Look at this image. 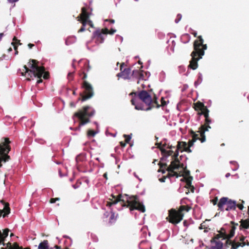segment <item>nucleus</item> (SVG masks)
<instances>
[{
	"mask_svg": "<svg viewBox=\"0 0 249 249\" xmlns=\"http://www.w3.org/2000/svg\"><path fill=\"white\" fill-rule=\"evenodd\" d=\"M217 201H218V198L217 197H215L214 199H212V202L213 203V204L215 205L216 204H217Z\"/></svg>",
	"mask_w": 249,
	"mask_h": 249,
	"instance_id": "44",
	"label": "nucleus"
},
{
	"mask_svg": "<svg viewBox=\"0 0 249 249\" xmlns=\"http://www.w3.org/2000/svg\"><path fill=\"white\" fill-rule=\"evenodd\" d=\"M180 164L174 163V164L173 163V164H172V162H171L170 165L167 167L166 170L167 171L173 172V171H175V170L178 169L180 168Z\"/></svg>",
	"mask_w": 249,
	"mask_h": 249,
	"instance_id": "24",
	"label": "nucleus"
},
{
	"mask_svg": "<svg viewBox=\"0 0 249 249\" xmlns=\"http://www.w3.org/2000/svg\"><path fill=\"white\" fill-rule=\"evenodd\" d=\"M0 143V168L2 166V162H6L11 160L8 153L11 148L10 144L11 142L8 138H2Z\"/></svg>",
	"mask_w": 249,
	"mask_h": 249,
	"instance_id": "8",
	"label": "nucleus"
},
{
	"mask_svg": "<svg viewBox=\"0 0 249 249\" xmlns=\"http://www.w3.org/2000/svg\"><path fill=\"white\" fill-rule=\"evenodd\" d=\"M95 113V110L89 106H84L75 112L73 116L77 117L79 120V129L81 126L90 123V118L94 115Z\"/></svg>",
	"mask_w": 249,
	"mask_h": 249,
	"instance_id": "7",
	"label": "nucleus"
},
{
	"mask_svg": "<svg viewBox=\"0 0 249 249\" xmlns=\"http://www.w3.org/2000/svg\"><path fill=\"white\" fill-rule=\"evenodd\" d=\"M73 72H69L68 74V78L69 80H71L73 78Z\"/></svg>",
	"mask_w": 249,
	"mask_h": 249,
	"instance_id": "45",
	"label": "nucleus"
},
{
	"mask_svg": "<svg viewBox=\"0 0 249 249\" xmlns=\"http://www.w3.org/2000/svg\"><path fill=\"white\" fill-rule=\"evenodd\" d=\"M28 46L29 47V48L30 49H31V48H32V47H34V44H32V43H29V44H28Z\"/></svg>",
	"mask_w": 249,
	"mask_h": 249,
	"instance_id": "58",
	"label": "nucleus"
},
{
	"mask_svg": "<svg viewBox=\"0 0 249 249\" xmlns=\"http://www.w3.org/2000/svg\"><path fill=\"white\" fill-rule=\"evenodd\" d=\"M187 145V143L186 142L179 141L178 142L177 148H178V150H180V151H181V150L184 149V148Z\"/></svg>",
	"mask_w": 249,
	"mask_h": 249,
	"instance_id": "28",
	"label": "nucleus"
},
{
	"mask_svg": "<svg viewBox=\"0 0 249 249\" xmlns=\"http://www.w3.org/2000/svg\"><path fill=\"white\" fill-rule=\"evenodd\" d=\"M194 51L191 56L192 59L190 61L189 67L192 70H196L198 67L197 62L204 55L205 50L207 49V44H204V40L201 36H199L198 39H196L193 44Z\"/></svg>",
	"mask_w": 249,
	"mask_h": 249,
	"instance_id": "3",
	"label": "nucleus"
},
{
	"mask_svg": "<svg viewBox=\"0 0 249 249\" xmlns=\"http://www.w3.org/2000/svg\"><path fill=\"white\" fill-rule=\"evenodd\" d=\"M107 28L102 29H98L93 33V37L95 39L97 44L102 43L105 39V36H107Z\"/></svg>",
	"mask_w": 249,
	"mask_h": 249,
	"instance_id": "11",
	"label": "nucleus"
},
{
	"mask_svg": "<svg viewBox=\"0 0 249 249\" xmlns=\"http://www.w3.org/2000/svg\"><path fill=\"white\" fill-rule=\"evenodd\" d=\"M105 21H108L111 23H114L115 22V20L114 19H106Z\"/></svg>",
	"mask_w": 249,
	"mask_h": 249,
	"instance_id": "56",
	"label": "nucleus"
},
{
	"mask_svg": "<svg viewBox=\"0 0 249 249\" xmlns=\"http://www.w3.org/2000/svg\"><path fill=\"white\" fill-rule=\"evenodd\" d=\"M0 202L2 204H3L4 205H5V204L7 203L5 202L3 200H1ZM4 207H5V206H4Z\"/></svg>",
	"mask_w": 249,
	"mask_h": 249,
	"instance_id": "64",
	"label": "nucleus"
},
{
	"mask_svg": "<svg viewBox=\"0 0 249 249\" xmlns=\"http://www.w3.org/2000/svg\"><path fill=\"white\" fill-rule=\"evenodd\" d=\"M138 96L139 98L145 104L146 107H144L142 104H136L135 99H132L131 103L132 105L135 106L136 109L147 111L154 107H160L156 95H154L153 99H152L147 91L142 90L138 93Z\"/></svg>",
	"mask_w": 249,
	"mask_h": 249,
	"instance_id": "4",
	"label": "nucleus"
},
{
	"mask_svg": "<svg viewBox=\"0 0 249 249\" xmlns=\"http://www.w3.org/2000/svg\"><path fill=\"white\" fill-rule=\"evenodd\" d=\"M90 13L87 11V8L83 7L81 9V13L77 18V20L80 21L84 26L86 25V20L89 18Z\"/></svg>",
	"mask_w": 249,
	"mask_h": 249,
	"instance_id": "13",
	"label": "nucleus"
},
{
	"mask_svg": "<svg viewBox=\"0 0 249 249\" xmlns=\"http://www.w3.org/2000/svg\"><path fill=\"white\" fill-rule=\"evenodd\" d=\"M116 216H115V213L113 212H111V215L109 217V223L110 224H112L115 222V221H116Z\"/></svg>",
	"mask_w": 249,
	"mask_h": 249,
	"instance_id": "32",
	"label": "nucleus"
},
{
	"mask_svg": "<svg viewBox=\"0 0 249 249\" xmlns=\"http://www.w3.org/2000/svg\"><path fill=\"white\" fill-rule=\"evenodd\" d=\"M172 158V161H171L172 162V164H173V163L174 164V163H178V164H180V161L179 160H178V157L177 158Z\"/></svg>",
	"mask_w": 249,
	"mask_h": 249,
	"instance_id": "37",
	"label": "nucleus"
},
{
	"mask_svg": "<svg viewBox=\"0 0 249 249\" xmlns=\"http://www.w3.org/2000/svg\"><path fill=\"white\" fill-rule=\"evenodd\" d=\"M179 151H180V150H178V148H177V149H176V151L175 152H174V153H173L174 154L172 156V158L178 157V154H179Z\"/></svg>",
	"mask_w": 249,
	"mask_h": 249,
	"instance_id": "39",
	"label": "nucleus"
},
{
	"mask_svg": "<svg viewBox=\"0 0 249 249\" xmlns=\"http://www.w3.org/2000/svg\"><path fill=\"white\" fill-rule=\"evenodd\" d=\"M159 165L160 166V169H159L158 172H161L162 174H164L165 173V168L167 166V164L166 163L160 162Z\"/></svg>",
	"mask_w": 249,
	"mask_h": 249,
	"instance_id": "29",
	"label": "nucleus"
},
{
	"mask_svg": "<svg viewBox=\"0 0 249 249\" xmlns=\"http://www.w3.org/2000/svg\"><path fill=\"white\" fill-rule=\"evenodd\" d=\"M174 151L173 150H166L165 148L161 149V154L164 157H167L169 156H173Z\"/></svg>",
	"mask_w": 249,
	"mask_h": 249,
	"instance_id": "25",
	"label": "nucleus"
},
{
	"mask_svg": "<svg viewBox=\"0 0 249 249\" xmlns=\"http://www.w3.org/2000/svg\"><path fill=\"white\" fill-rule=\"evenodd\" d=\"M95 134H96V132L92 130L89 129L88 131L87 135L89 137H94Z\"/></svg>",
	"mask_w": 249,
	"mask_h": 249,
	"instance_id": "35",
	"label": "nucleus"
},
{
	"mask_svg": "<svg viewBox=\"0 0 249 249\" xmlns=\"http://www.w3.org/2000/svg\"><path fill=\"white\" fill-rule=\"evenodd\" d=\"M193 180V177L190 176L185 178V182L186 183V187L191 189L192 192H194V187L192 185V181Z\"/></svg>",
	"mask_w": 249,
	"mask_h": 249,
	"instance_id": "21",
	"label": "nucleus"
},
{
	"mask_svg": "<svg viewBox=\"0 0 249 249\" xmlns=\"http://www.w3.org/2000/svg\"><path fill=\"white\" fill-rule=\"evenodd\" d=\"M173 172L174 173V174H173L174 177H176L177 178H178L179 177L182 176L181 175H180L179 173H178V172H177L175 171H173Z\"/></svg>",
	"mask_w": 249,
	"mask_h": 249,
	"instance_id": "47",
	"label": "nucleus"
},
{
	"mask_svg": "<svg viewBox=\"0 0 249 249\" xmlns=\"http://www.w3.org/2000/svg\"><path fill=\"white\" fill-rule=\"evenodd\" d=\"M3 213V217H6L8 214H9L10 213V208L9 207V203H7L5 204V207H4L3 210L0 209V217L1 216Z\"/></svg>",
	"mask_w": 249,
	"mask_h": 249,
	"instance_id": "19",
	"label": "nucleus"
},
{
	"mask_svg": "<svg viewBox=\"0 0 249 249\" xmlns=\"http://www.w3.org/2000/svg\"><path fill=\"white\" fill-rule=\"evenodd\" d=\"M161 106H164L166 105V102L164 100L163 98H161Z\"/></svg>",
	"mask_w": 249,
	"mask_h": 249,
	"instance_id": "52",
	"label": "nucleus"
},
{
	"mask_svg": "<svg viewBox=\"0 0 249 249\" xmlns=\"http://www.w3.org/2000/svg\"><path fill=\"white\" fill-rule=\"evenodd\" d=\"M190 134L192 137V140L193 141L196 142V140H200V138L198 136V134L196 133L193 130H190L189 131Z\"/></svg>",
	"mask_w": 249,
	"mask_h": 249,
	"instance_id": "30",
	"label": "nucleus"
},
{
	"mask_svg": "<svg viewBox=\"0 0 249 249\" xmlns=\"http://www.w3.org/2000/svg\"><path fill=\"white\" fill-rule=\"evenodd\" d=\"M211 127L209 125H202L197 131L200 135V141L201 142H204L206 141V136L205 132L209 130Z\"/></svg>",
	"mask_w": 249,
	"mask_h": 249,
	"instance_id": "14",
	"label": "nucleus"
},
{
	"mask_svg": "<svg viewBox=\"0 0 249 249\" xmlns=\"http://www.w3.org/2000/svg\"><path fill=\"white\" fill-rule=\"evenodd\" d=\"M90 67L89 64H85L84 65V71L80 76L83 75L82 79L83 82L82 84V88L83 91L80 93V97L79 100H81L82 102L85 101L91 98L94 95V90L92 86L88 81L86 80L87 77V72L89 71Z\"/></svg>",
	"mask_w": 249,
	"mask_h": 249,
	"instance_id": "5",
	"label": "nucleus"
},
{
	"mask_svg": "<svg viewBox=\"0 0 249 249\" xmlns=\"http://www.w3.org/2000/svg\"><path fill=\"white\" fill-rule=\"evenodd\" d=\"M231 224L232 225L231 229L230 230V233L227 234V240H230L234 235L235 230L236 227L238 225V223H235L234 221H231Z\"/></svg>",
	"mask_w": 249,
	"mask_h": 249,
	"instance_id": "18",
	"label": "nucleus"
},
{
	"mask_svg": "<svg viewBox=\"0 0 249 249\" xmlns=\"http://www.w3.org/2000/svg\"><path fill=\"white\" fill-rule=\"evenodd\" d=\"M123 136L125 138V143H129L131 139V135L124 134Z\"/></svg>",
	"mask_w": 249,
	"mask_h": 249,
	"instance_id": "34",
	"label": "nucleus"
},
{
	"mask_svg": "<svg viewBox=\"0 0 249 249\" xmlns=\"http://www.w3.org/2000/svg\"><path fill=\"white\" fill-rule=\"evenodd\" d=\"M116 32V30L115 29H111L110 30H108V29H107V34H109V35H113L115 32Z\"/></svg>",
	"mask_w": 249,
	"mask_h": 249,
	"instance_id": "38",
	"label": "nucleus"
},
{
	"mask_svg": "<svg viewBox=\"0 0 249 249\" xmlns=\"http://www.w3.org/2000/svg\"><path fill=\"white\" fill-rule=\"evenodd\" d=\"M0 249H30L28 248L23 249L22 247H20L17 242L14 243L13 244L10 242H8L6 244V246L5 248H1Z\"/></svg>",
	"mask_w": 249,
	"mask_h": 249,
	"instance_id": "17",
	"label": "nucleus"
},
{
	"mask_svg": "<svg viewBox=\"0 0 249 249\" xmlns=\"http://www.w3.org/2000/svg\"><path fill=\"white\" fill-rule=\"evenodd\" d=\"M86 25H87V24H88V25H89L91 27H92H92H93V23H92V21H91V20H90L89 19V18L88 19H87V20H86Z\"/></svg>",
	"mask_w": 249,
	"mask_h": 249,
	"instance_id": "41",
	"label": "nucleus"
},
{
	"mask_svg": "<svg viewBox=\"0 0 249 249\" xmlns=\"http://www.w3.org/2000/svg\"><path fill=\"white\" fill-rule=\"evenodd\" d=\"M11 3H13V2H17V1H18V0H8Z\"/></svg>",
	"mask_w": 249,
	"mask_h": 249,
	"instance_id": "63",
	"label": "nucleus"
},
{
	"mask_svg": "<svg viewBox=\"0 0 249 249\" xmlns=\"http://www.w3.org/2000/svg\"><path fill=\"white\" fill-rule=\"evenodd\" d=\"M193 108L194 109L197 111V114L199 116L203 115L205 117V124L203 125H209L212 122L211 119L209 116V110L204 104L200 102L194 103Z\"/></svg>",
	"mask_w": 249,
	"mask_h": 249,
	"instance_id": "9",
	"label": "nucleus"
},
{
	"mask_svg": "<svg viewBox=\"0 0 249 249\" xmlns=\"http://www.w3.org/2000/svg\"><path fill=\"white\" fill-rule=\"evenodd\" d=\"M126 66L124 63H122L120 65L121 72L118 73L117 76L122 77L124 79H129L131 75V69L129 68H124Z\"/></svg>",
	"mask_w": 249,
	"mask_h": 249,
	"instance_id": "12",
	"label": "nucleus"
},
{
	"mask_svg": "<svg viewBox=\"0 0 249 249\" xmlns=\"http://www.w3.org/2000/svg\"><path fill=\"white\" fill-rule=\"evenodd\" d=\"M38 61L35 59H30L28 63V67L26 65L23 66V69L21 72L22 76L26 77V80L31 81L33 77L38 78L36 83L39 84L42 82V76L45 79L49 77V73L45 71V68L43 66H39Z\"/></svg>",
	"mask_w": 249,
	"mask_h": 249,
	"instance_id": "1",
	"label": "nucleus"
},
{
	"mask_svg": "<svg viewBox=\"0 0 249 249\" xmlns=\"http://www.w3.org/2000/svg\"><path fill=\"white\" fill-rule=\"evenodd\" d=\"M168 149H171L173 148H175V146H173L172 145H168L167 147H166Z\"/></svg>",
	"mask_w": 249,
	"mask_h": 249,
	"instance_id": "60",
	"label": "nucleus"
},
{
	"mask_svg": "<svg viewBox=\"0 0 249 249\" xmlns=\"http://www.w3.org/2000/svg\"><path fill=\"white\" fill-rule=\"evenodd\" d=\"M131 75L138 79H142L144 77L143 71L141 70L133 71Z\"/></svg>",
	"mask_w": 249,
	"mask_h": 249,
	"instance_id": "20",
	"label": "nucleus"
},
{
	"mask_svg": "<svg viewBox=\"0 0 249 249\" xmlns=\"http://www.w3.org/2000/svg\"><path fill=\"white\" fill-rule=\"evenodd\" d=\"M245 237L243 235L240 236L239 238V240H240V241H241L240 243H246V242L245 241Z\"/></svg>",
	"mask_w": 249,
	"mask_h": 249,
	"instance_id": "48",
	"label": "nucleus"
},
{
	"mask_svg": "<svg viewBox=\"0 0 249 249\" xmlns=\"http://www.w3.org/2000/svg\"><path fill=\"white\" fill-rule=\"evenodd\" d=\"M191 147L186 146V147L184 148V149L181 150V152H182L183 151H185L187 153H191L192 152V150L190 149Z\"/></svg>",
	"mask_w": 249,
	"mask_h": 249,
	"instance_id": "36",
	"label": "nucleus"
},
{
	"mask_svg": "<svg viewBox=\"0 0 249 249\" xmlns=\"http://www.w3.org/2000/svg\"><path fill=\"white\" fill-rule=\"evenodd\" d=\"M14 42V43H16V45H17V44H18V45H21V43H20V40H18V39L16 42Z\"/></svg>",
	"mask_w": 249,
	"mask_h": 249,
	"instance_id": "62",
	"label": "nucleus"
},
{
	"mask_svg": "<svg viewBox=\"0 0 249 249\" xmlns=\"http://www.w3.org/2000/svg\"><path fill=\"white\" fill-rule=\"evenodd\" d=\"M226 244L231 246V249H237L239 247H243L246 245V243L236 242L230 240H226Z\"/></svg>",
	"mask_w": 249,
	"mask_h": 249,
	"instance_id": "16",
	"label": "nucleus"
},
{
	"mask_svg": "<svg viewBox=\"0 0 249 249\" xmlns=\"http://www.w3.org/2000/svg\"><path fill=\"white\" fill-rule=\"evenodd\" d=\"M195 142L193 141V140L192 139L191 140H189L188 143V145L189 147H192L193 146L194 143Z\"/></svg>",
	"mask_w": 249,
	"mask_h": 249,
	"instance_id": "43",
	"label": "nucleus"
},
{
	"mask_svg": "<svg viewBox=\"0 0 249 249\" xmlns=\"http://www.w3.org/2000/svg\"><path fill=\"white\" fill-rule=\"evenodd\" d=\"M236 207H238L241 210H242L244 208L243 205L242 204H236Z\"/></svg>",
	"mask_w": 249,
	"mask_h": 249,
	"instance_id": "49",
	"label": "nucleus"
},
{
	"mask_svg": "<svg viewBox=\"0 0 249 249\" xmlns=\"http://www.w3.org/2000/svg\"><path fill=\"white\" fill-rule=\"evenodd\" d=\"M85 26H84L82 25V27L78 30V32L81 33V32L85 31Z\"/></svg>",
	"mask_w": 249,
	"mask_h": 249,
	"instance_id": "51",
	"label": "nucleus"
},
{
	"mask_svg": "<svg viewBox=\"0 0 249 249\" xmlns=\"http://www.w3.org/2000/svg\"><path fill=\"white\" fill-rule=\"evenodd\" d=\"M156 145L157 146V147L160 150V151H161V149H162V148H164L163 147V146H162V143L161 142H157L156 143Z\"/></svg>",
	"mask_w": 249,
	"mask_h": 249,
	"instance_id": "42",
	"label": "nucleus"
},
{
	"mask_svg": "<svg viewBox=\"0 0 249 249\" xmlns=\"http://www.w3.org/2000/svg\"><path fill=\"white\" fill-rule=\"evenodd\" d=\"M191 209L188 205H181L178 210L172 208L168 211V215L166 219L169 223L176 225L182 220L184 212H188Z\"/></svg>",
	"mask_w": 249,
	"mask_h": 249,
	"instance_id": "6",
	"label": "nucleus"
},
{
	"mask_svg": "<svg viewBox=\"0 0 249 249\" xmlns=\"http://www.w3.org/2000/svg\"><path fill=\"white\" fill-rule=\"evenodd\" d=\"M181 15L180 14H178L177 18L175 19V22L178 23L181 19Z\"/></svg>",
	"mask_w": 249,
	"mask_h": 249,
	"instance_id": "40",
	"label": "nucleus"
},
{
	"mask_svg": "<svg viewBox=\"0 0 249 249\" xmlns=\"http://www.w3.org/2000/svg\"><path fill=\"white\" fill-rule=\"evenodd\" d=\"M126 143L125 142H120V145L122 147H124L126 145Z\"/></svg>",
	"mask_w": 249,
	"mask_h": 249,
	"instance_id": "54",
	"label": "nucleus"
},
{
	"mask_svg": "<svg viewBox=\"0 0 249 249\" xmlns=\"http://www.w3.org/2000/svg\"><path fill=\"white\" fill-rule=\"evenodd\" d=\"M103 177L106 179H107V173H105L103 175Z\"/></svg>",
	"mask_w": 249,
	"mask_h": 249,
	"instance_id": "61",
	"label": "nucleus"
},
{
	"mask_svg": "<svg viewBox=\"0 0 249 249\" xmlns=\"http://www.w3.org/2000/svg\"><path fill=\"white\" fill-rule=\"evenodd\" d=\"M227 234L226 231L224 232H219L218 234H216L211 240V243L216 242V241H220L219 240V239H222V240L227 239Z\"/></svg>",
	"mask_w": 249,
	"mask_h": 249,
	"instance_id": "15",
	"label": "nucleus"
},
{
	"mask_svg": "<svg viewBox=\"0 0 249 249\" xmlns=\"http://www.w3.org/2000/svg\"><path fill=\"white\" fill-rule=\"evenodd\" d=\"M191 34H192V35H194V36L195 37H197V39H198V37L199 36H197V33H196V32L194 31V32H193L191 33Z\"/></svg>",
	"mask_w": 249,
	"mask_h": 249,
	"instance_id": "55",
	"label": "nucleus"
},
{
	"mask_svg": "<svg viewBox=\"0 0 249 249\" xmlns=\"http://www.w3.org/2000/svg\"><path fill=\"white\" fill-rule=\"evenodd\" d=\"M218 210L223 212L224 210L230 211L235 210L236 208V202L227 197H221L217 203Z\"/></svg>",
	"mask_w": 249,
	"mask_h": 249,
	"instance_id": "10",
	"label": "nucleus"
},
{
	"mask_svg": "<svg viewBox=\"0 0 249 249\" xmlns=\"http://www.w3.org/2000/svg\"><path fill=\"white\" fill-rule=\"evenodd\" d=\"M111 196L112 198H109L110 201L107 202V206L110 207L118 202H122L121 205L123 206L128 207L131 211L134 210H138L142 213H144L145 211L144 206L140 202L138 196H137L128 197L127 195H125V198H124L122 195L120 194L117 196L112 195Z\"/></svg>",
	"mask_w": 249,
	"mask_h": 249,
	"instance_id": "2",
	"label": "nucleus"
},
{
	"mask_svg": "<svg viewBox=\"0 0 249 249\" xmlns=\"http://www.w3.org/2000/svg\"><path fill=\"white\" fill-rule=\"evenodd\" d=\"M215 245L210 247V249H222L223 244L221 241L213 242Z\"/></svg>",
	"mask_w": 249,
	"mask_h": 249,
	"instance_id": "26",
	"label": "nucleus"
},
{
	"mask_svg": "<svg viewBox=\"0 0 249 249\" xmlns=\"http://www.w3.org/2000/svg\"><path fill=\"white\" fill-rule=\"evenodd\" d=\"M183 225L184 226L187 227L188 225V222L186 220L183 221Z\"/></svg>",
	"mask_w": 249,
	"mask_h": 249,
	"instance_id": "59",
	"label": "nucleus"
},
{
	"mask_svg": "<svg viewBox=\"0 0 249 249\" xmlns=\"http://www.w3.org/2000/svg\"><path fill=\"white\" fill-rule=\"evenodd\" d=\"M191 36L188 34H184L182 35L181 39L183 43H187L190 40Z\"/></svg>",
	"mask_w": 249,
	"mask_h": 249,
	"instance_id": "27",
	"label": "nucleus"
},
{
	"mask_svg": "<svg viewBox=\"0 0 249 249\" xmlns=\"http://www.w3.org/2000/svg\"><path fill=\"white\" fill-rule=\"evenodd\" d=\"M38 249H55L54 247L49 249V242L47 240H44L43 242H41L38 246Z\"/></svg>",
	"mask_w": 249,
	"mask_h": 249,
	"instance_id": "22",
	"label": "nucleus"
},
{
	"mask_svg": "<svg viewBox=\"0 0 249 249\" xmlns=\"http://www.w3.org/2000/svg\"><path fill=\"white\" fill-rule=\"evenodd\" d=\"M55 202H56V200H55V198H51V199H50V202L51 203H55Z\"/></svg>",
	"mask_w": 249,
	"mask_h": 249,
	"instance_id": "57",
	"label": "nucleus"
},
{
	"mask_svg": "<svg viewBox=\"0 0 249 249\" xmlns=\"http://www.w3.org/2000/svg\"><path fill=\"white\" fill-rule=\"evenodd\" d=\"M167 178L166 176H163L161 178L159 179V180L161 182H164L165 181L166 178Z\"/></svg>",
	"mask_w": 249,
	"mask_h": 249,
	"instance_id": "50",
	"label": "nucleus"
},
{
	"mask_svg": "<svg viewBox=\"0 0 249 249\" xmlns=\"http://www.w3.org/2000/svg\"><path fill=\"white\" fill-rule=\"evenodd\" d=\"M12 45L14 46L15 51L18 50V46L16 44V43L12 42Z\"/></svg>",
	"mask_w": 249,
	"mask_h": 249,
	"instance_id": "53",
	"label": "nucleus"
},
{
	"mask_svg": "<svg viewBox=\"0 0 249 249\" xmlns=\"http://www.w3.org/2000/svg\"><path fill=\"white\" fill-rule=\"evenodd\" d=\"M190 171L188 170L185 167L184 169V171H183V174L181 175L183 177H185L186 178H188V177H190L191 176L190 175Z\"/></svg>",
	"mask_w": 249,
	"mask_h": 249,
	"instance_id": "33",
	"label": "nucleus"
},
{
	"mask_svg": "<svg viewBox=\"0 0 249 249\" xmlns=\"http://www.w3.org/2000/svg\"><path fill=\"white\" fill-rule=\"evenodd\" d=\"M168 173L167 174V175L166 176L167 178H170L171 177H174V173L172 172V171H168Z\"/></svg>",
	"mask_w": 249,
	"mask_h": 249,
	"instance_id": "46",
	"label": "nucleus"
},
{
	"mask_svg": "<svg viewBox=\"0 0 249 249\" xmlns=\"http://www.w3.org/2000/svg\"><path fill=\"white\" fill-rule=\"evenodd\" d=\"M86 159L85 156L83 154H80L76 158V161L78 163L84 161Z\"/></svg>",
	"mask_w": 249,
	"mask_h": 249,
	"instance_id": "31",
	"label": "nucleus"
},
{
	"mask_svg": "<svg viewBox=\"0 0 249 249\" xmlns=\"http://www.w3.org/2000/svg\"><path fill=\"white\" fill-rule=\"evenodd\" d=\"M240 223V230L242 229H248L249 228V219H246L245 220L241 219Z\"/></svg>",
	"mask_w": 249,
	"mask_h": 249,
	"instance_id": "23",
	"label": "nucleus"
}]
</instances>
